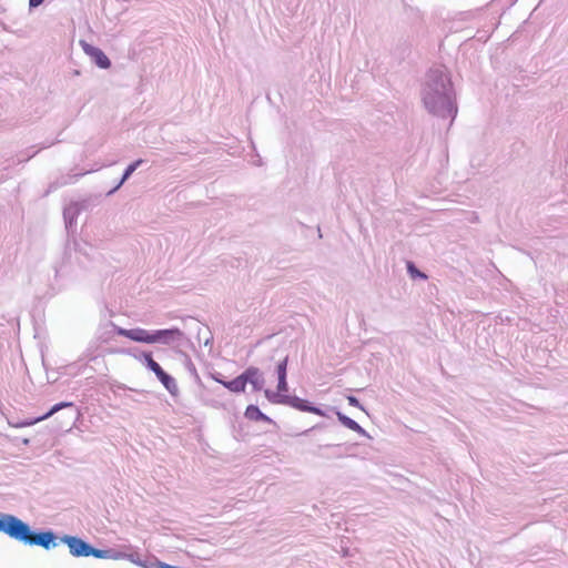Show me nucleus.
I'll return each instance as SVG.
<instances>
[{
	"label": "nucleus",
	"mask_w": 568,
	"mask_h": 568,
	"mask_svg": "<svg viewBox=\"0 0 568 568\" xmlns=\"http://www.w3.org/2000/svg\"><path fill=\"white\" fill-rule=\"evenodd\" d=\"M420 100L425 110L438 119H450L458 114L457 94L450 71L443 64L429 68L420 88Z\"/></svg>",
	"instance_id": "nucleus-1"
},
{
	"label": "nucleus",
	"mask_w": 568,
	"mask_h": 568,
	"mask_svg": "<svg viewBox=\"0 0 568 568\" xmlns=\"http://www.w3.org/2000/svg\"><path fill=\"white\" fill-rule=\"evenodd\" d=\"M0 532L24 545L44 549L55 547V535L51 530L33 532L27 524L11 514H0Z\"/></svg>",
	"instance_id": "nucleus-2"
},
{
	"label": "nucleus",
	"mask_w": 568,
	"mask_h": 568,
	"mask_svg": "<svg viewBox=\"0 0 568 568\" xmlns=\"http://www.w3.org/2000/svg\"><path fill=\"white\" fill-rule=\"evenodd\" d=\"M287 364L288 356H285L275 363L274 368L268 367L267 369L262 371L256 366H251L260 374L257 378V390H272L271 386L274 383H276L274 390H290L287 384ZM252 390H255L254 386H252Z\"/></svg>",
	"instance_id": "nucleus-3"
},
{
	"label": "nucleus",
	"mask_w": 568,
	"mask_h": 568,
	"mask_svg": "<svg viewBox=\"0 0 568 568\" xmlns=\"http://www.w3.org/2000/svg\"><path fill=\"white\" fill-rule=\"evenodd\" d=\"M258 376L260 374L256 369L246 367L240 375L230 379L222 373L212 368L206 373L204 382L209 384L210 381H214L227 390H245L247 385L254 386V389H257Z\"/></svg>",
	"instance_id": "nucleus-4"
},
{
	"label": "nucleus",
	"mask_w": 568,
	"mask_h": 568,
	"mask_svg": "<svg viewBox=\"0 0 568 568\" xmlns=\"http://www.w3.org/2000/svg\"><path fill=\"white\" fill-rule=\"evenodd\" d=\"M184 337V333L175 326L151 331L140 327V338L138 343L171 345L175 342H180Z\"/></svg>",
	"instance_id": "nucleus-5"
},
{
	"label": "nucleus",
	"mask_w": 568,
	"mask_h": 568,
	"mask_svg": "<svg viewBox=\"0 0 568 568\" xmlns=\"http://www.w3.org/2000/svg\"><path fill=\"white\" fill-rule=\"evenodd\" d=\"M61 542L70 548L71 555L73 557H89L92 556L99 559L110 558L109 550H99L92 548L89 544L84 542L82 539L67 535L61 538Z\"/></svg>",
	"instance_id": "nucleus-6"
},
{
	"label": "nucleus",
	"mask_w": 568,
	"mask_h": 568,
	"mask_svg": "<svg viewBox=\"0 0 568 568\" xmlns=\"http://www.w3.org/2000/svg\"><path fill=\"white\" fill-rule=\"evenodd\" d=\"M266 398H268L270 403L272 404H286L301 412L324 415V413L318 407H314L308 404V402L297 398L292 393H266Z\"/></svg>",
	"instance_id": "nucleus-7"
},
{
	"label": "nucleus",
	"mask_w": 568,
	"mask_h": 568,
	"mask_svg": "<svg viewBox=\"0 0 568 568\" xmlns=\"http://www.w3.org/2000/svg\"><path fill=\"white\" fill-rule=\"evenodd\" d=\"M91 205L90 199L71 202L63 209L64 226L68 234H74L77 229V220L80 213L88 210Z\"/></svg>",
	"instance_id": "nucleus-8"
},
{
	"label": "nucleus",
	"mask_w": 568,
	"mask_h": 568,
	"mask_svg": "<svg viewBox=\"0 0 568 568\" xmlns=\"http://www.w3.org/2000/svg\"><path fill=\"white\" fill-rule=\"evenodd\" d=\"M80 45L82 47L84 53L91 59V62L94 63L99 69L108 70L112 67L110 58L101 48L93 45L85 40H80Z\"/></svg>",
	"instance_id": "nucleus-9"
},
{
	"label": "nucleus",
	"mask_w": 568,
	"mask_h": 568,
	"mask_svg": "<svg viewBox=\"0 0 568 568\" xmlns=\"http://www.w3.org/2000/svg\"><path fill=\"white\" fill-rule=\"evenodd\" d=\"M106 353L112 355H129L139 361L145 368L153 361V353L151 351H144L138 346L110 347L106 349Z\"/></svg>",
	"instance_id": "nucleus-10"
},
{
	"label": "nucleus",
	"mask_w": 568,
	"mask_h": 568,
	"mask_svg": "<svg viewBox=\"0 0 568 568\" xmlns=\"http://www.w3.org/2000/svg\"><path fill=\"white\" fill-rule=\"evenodd\" d=\"M148 371L154 373L159 382L163 385L165 390H179L175 378L165 372L162 366L153 358L146 367Z\"/></svg>",
	"instance_id": "nucleus-11"
},
{
	"label": "nucleus",
	"mask_w": 568,
	"mask_h": 568,
	"mask_svg": "<svg viewBox=\"0 0 568 568\" xmlns=\"http://www.w3.org/2000/svg\"><path fill=\"white\" fill-rule=\"evenodd\" d=\"M143 163H145V160L140 158L128 164L123 170L121 178L118 180L114 186L105 193V196L109 197L115 194Z\"/></svg>",
	"instance_id": "nucleus-12"
},
{
	"label": "nucleus",
	"mask_w": 568,
	"mask_h": 568,
	"mask_svg": "<svg viewBox=\"0 0 568 568\" xmlns=\"http://www.w3.org/2000/svg\"><path fill=\"white\" fill-rule=\"evenodd\" d=\"M179 353L183 356L184 367L189 372L190 376L193 378L195 386L202 390H210V385L201 378L191 357L183 351H179Z\"/></svg>",
	"instance_id": "nucleus-13"
},
{
	"label": "nucleus",
	"mask_w": 568,
	"mask_h": 568,
	"mask_svg": "<svg viewBox=\"0 0 568 568\" xmlns=\"http://www.w3.org/2000/svg\"><path fill=\"white\" fill-rule=\"evenodd\" d=\"M82 175H83V173H78V174L61 176L60 179H57L55 181L49 183L48 189L43 193V196H48L50 193L57 191L58 189H60L71 182L78 181V179Z\"/></svg>",
	"instance_id": "nucleus-14"
},
{
	"label": "nucleus",
	"mask_w": 568,
	"mask_h": 568,
	"mask_svg": "<svg viewBox=\"0 0 568 568\" xmlns=\"http://www.w3.org/2000/svg\"><path fill=\"white\" fill-rule=\"evenodd\" d=\"M114 338L111 327L106 326V322L100 323L97 329V341L100 344H108Z\"/></svg>",
	"instance_id": "nucleus-15"
},
{
	"label": "nucleus",
	"mask_w": 568,
	"mask_h": 568,
	"mask_svg": "<svg viewBox=\"0 0 568 568\" xmlns=\"http://www.w3.org/2000/svg\"><path fill=\"white\" fill-rule=\"evenodd\" d=\"M406 272L408 276L414 281H425L428 278L427 274L423 272L413 261L406 262Z\"/></svg>",
	"instance_id": "nucleus-16"
},
{
	"label": "nucleus",
	"mask_w": 568,
	"mask_h": 568,
	"mask_svg": "<svg viewBox=\"0 0 568 568\" xmlns=\"http://www.w3.org/2000/svg\"><path fill=\"white\" fill-rule=\"evenodd\" d=\"M244 417H246L250 420L270 422V418L266 417L262 412H260V409L254 405H250L246 407V412H244Z\"/></svg>",
	"instance_id": "nucleus-17"
},
{
	"label": "nucleus",
	"mask_w": 568,
	"mask_h": 568,
	"mask_svg": "<svg viewBox=\"0 0 568 568\" xmlns=\"http://www.w3.org/2000/svg\"><path fill=\"white\" fill-rule=\"evenodd\" d=\"M87 381H88V384H87L88 388L85 390H91L95 386L101 388L102 390H105V385L106 384L109 385V388L111 390H113V387H114V385H110L109 382L104 377L97 378V377H93V376H89V377H87Z\"/></svg>",
	"instance_id": "nucleus-18"
},
{
	"label": "nucleus",
	"mask_w": 568,
	"mask_h": 568,
	"mask_svg": "<svg viewBox=\"0 0 568 568\" xmlns=\"http://www.w3.org/2000/svg\"><path fill=\"white\" fill-rule=\"evenodd\" d=\"M39 153V150H34V145L27 148L17 155V164L28 162Z\"/></svg>",
	"instance_id": "nucleus-19"
},
{
	"label": "nucleus",
	"mask_w": 568,
	"mask_h": 568,
	"mask_svg": "<svg viewBox=\"0 0 568 568\" xmlns=\"http://www.w3.org/2000/svg\"><path fill=\"white\" fill-rule=\"evenodd\" d=\"M337 417H339V420H342V424L345 425L346 428H348L357 434L363 433V428H361L359 424H357L355 420H353L342 414L337 415Z\"/></svg>",
	"instance_id": "nucleus-20"
},
{
	"label": "nucleus",
	"mask_w": 568,
	"mask_h": 568,
	"mask_svg": "<svg viewBox=\"0 0 568 568\" xmlns=\"http://www.w3.org/2000/svg\"><path fill=\"white\" fill-rule=\"evenodd\" d=\"M68 406H71V403H60V404H55V405H54V406H52V408H51V409H49V412H48V413H45L43 416L38 417V418H36L34 420L27 423V425H33V424H36V423H38V422L42 420V419H45V418L50 417L52 414H54L55 412H58V410H60V409H62V408H64V407H68Z\"/></svg>",
	"instance_id": "nucleus-21"
},
{
	"label": "nucleus",
	"mask_w": 568,
	"mask_h": 568,
	"mask_svg": "<svg viewBox=\"0 0 568 568\" xmlns=\"http://www.w3.org/2000/svg\"><path fill=\"white\" fill-rule=\"evenodd\" d=\"M123 337H126L130 341L138 343L140 338V327L125 328Z\"/></svg>",
	"instance_id": "nucleus-22"
},
{
	"label": "nucleus",
	"mask_w": 568,
	"mask_h": 568,
	"mask_svg": "<svg viewBox=\"0 0 568 568\" xmlns=\"http://www.w3.org/2000/svg\"><path fill=\"white\" fill-rule=\"evenodd\" d=\"M106 326L111 327L112 332L114 333V336L115 335L123 336L124 329H125L124 327L118 326L112 321H106Z\"/></svg>",
	"instance_id": "nucleus-23"
},
{
	"label": "nucleus",
	"mask_w": 568,
	"mask_h": 568,
	"mask_svg": "<svg viewBox=\"0 0 568 568\" xmlns=\"http://www.w3.org/2000/svg\"><path fill=\"white\" fill-rule=\"evenodd\" d=\"M106 326L111 327L112 332L114 333V336L115 335L123 336L124 329H125L124 327L118 326L112 321H106Z\"/></svg>",
	"instance_id": "nucleus-24"
},
{
	"label": "nucleus",
	"mask_w": 568,
	"mask_h": 568,
	"mask_svg": "<svg viewBox=\"0 0 568 568\" xmlns=\"http://www.w3.org/2000/svg\"><path fill=\"white\" fill-rule=\"evenodd\" d=\"M73 244H74V250H75L77 252L82 253V254H83V255H85V256H89V253H88V252H87V250H85V246H88V243H84V244L82 245V244H80L78 241H75V240H74Z\"/></svg>",
	"instance_id": "nucleus-25"
},
{
	"label": "nucleus",
	"mask_w": 568,
	"mask_h": 568,
	"mask_svg": "<svg viewBox=\"0 0 568 568\" xmlns=\"http://www.w3.org/2000/svg\"><path fill=\"white\" fill-rule=\"evenodd\" d=\"M58 142H60V141L59 140H45L44 142H42L40 144V149L39 150L48 149V148L54 145Z\"/></svg>",
	"instance_id": "nucleus-26"
},
{
	"label": "nucleus",
	"mask_w": 568,
	"mask_h": 568,
	"mask_svg": "<svg viewBox=\"0 0 568 568\" xmlns=\"http://www.w3.org/2000/svg\"><path fill=\"white\" fill-rule=\"evenodd\" d=\"M45 0H29V10L32 11L33 9L40 7Z\"/></svg>",
	"instance_id": "nucleus-27"
},
{
	"label": "nucleus",
	"mask_w": 568,
	"mask_h": 568,
	"mask_svg": "<svg viewBox=\"0 0 568 568\" xmlns=\"http://www.w3.org/2000/svg\"><path fill=\"white\" fill-rule=\"evenodd\" d=\"M400 45H403V50H402L403 55L408 54L410 52V45L407 40H404Z\"/></svg>",
	"instance_id": "nucleus-28"
},
{
	"label": "nucleus",
	"mask_w": 568,
	"mask_h": 568,
	"mask_svg": "<svg viewBox=\"0 0 568 568\" xmlns=\"http://www.w3.org/2000/svg\"><path fill=\"white\" fill-rule=\"evenodd\" d=\"M116 387L121 388L122 390H128V392L138 390L136 388H132V387H128V386H116Z\"/></svg>",
	"instance_id": "nucleus-29"
},
{
	"label": "nucleus",
	"mask_w": 568,
	"mask_h": 568,
	"mask_svg": "<svg viewBox=\"0 0 568 568\" xmlns=\"http://www.w3.org/2000/svg\"><path fill=\"white\" fill-rule=\"evenodd\" d=\"M344 390H358V392H362V390H366V388H364V387H359V388L348 387V388H345Z\"/></svg>",
	"instance_id": "nucleus-30"
},
{
	"label": "nucleus",
	"mask_w": 568,
	"mask_h": 568,
	"mask_svg": "<svg viewBox=\"0 0 568 568\" xmlns=\"http://www.w3.org/2000/svg\"><path fill=\"white\" fill-rule=\"evenodd\" d=\"M349 405H357L356 398L348 397Z\"/></svg>",
	"instance_id": "nucleus-31"
},
{
	"label": "nucleus",
	"mask_w": 568,
	"mask_h": 568,
	"mask_svg": "<svg viewBox=\"0 0 568 568\" xmlns=\"http://www.w3.org/2000/svg\"><path fill=\"white\" fill-rule=\"evenodd\" d=\"M80 74H81L80 70H78V69L72 70V75L73 77H78Z\"/></svg>",
	"instance_id": "nucleus-32"
},
{
	"label": "nucleus",
	"mask_w": 568,
	"mask_h": 568,
	"mask_svg": "<svg viewBox=\"0 0 568 568\" xmlns=\"http://www.w3.org/2000/svg\"><path fill=\"white\" fill-rule=\"evenodd\" d=\"M161 568H176L175 566H171L169 564H161Z\"/></svg>",
	"instance_id": "nucleus-33"
},
{
	"label": "nucleus",
	"mask_w": 568,
	"mask_h": 568,
	"mask_svg": "<svg viewBox=\"0 0 568 568\" xmlns=\"http://www.w3.org/2000/svg\"><path fill=\"white\" fill-rule=\"evenodd\" d=\"M212 339H213V337H212V336L207 337V338L205 339V342H204V345H205V346H206V345H209V344L212 342Z\"/></svg>",
	"instance_id": "nucleus-34"
}]
</instances>
